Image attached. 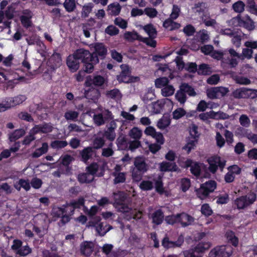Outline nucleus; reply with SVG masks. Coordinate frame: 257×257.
Listing matches in <instances>:
<instances>
[{
	"instance_id": "nucleus-1",
	"label": "nucleus",
	"mask_w": 257,
	"mask_h": 257,
	"mask_svg": "<svg viewBox=\"0 0 257 257\" xmlns=\"http://www.w3.org/2000/svg\"><path fill=\"white\" fill-rule=\"evenodd\" d=\"M94 49L95 53L93 54L88 51L81 49V60L83 63V69L87 73L92 72L94 65L98 62V58L96 55L104 57L107 53V49L101 43L95 44Z\"/></svg>"
},
{
	"instance_id": "nucleus-2",
	"label": "nucleus",
	"mask_w": 257,
	"mask_h": 257,
	"mask_svg": "<svg viewBox=\"0 0 257 257\" xmlns=\"http://www.w3.org/2000/svg\"><path fill=\"white\" fill-rule=\"evenodd\" d=\"M115 203L118 205V210L123 214V217L129 221L132 219H138L142 217V212L136 209H132L127 205L121 202L124 200L125 196L122 192H118L113 194Z\"/></svg>"
},
{
	"instance_id": "nucleus-3",
	"label": "nucleus",
	"mask_w": 257,
	"mask_h": 257,
	"mask_svg": "<svg viewBox=\"0 0 257 257\" xmlns=\"http://www.w3.org/2000/svg\"><path fill=\"white\" fill-rule=\"evenodd\" d=\"M256 194L250 192L247 195L237 198L234 201V206L237 209H244L253 204L256 200Z\"/></svg>"
},
{
	"instance_id": "nucleus-4",
	"label": "nucleus",
	"mask_w": 257,
	"mask_h": 257,
	"mask_svg": "<svg viewBox=\"0 0 257 257\" xmlns=\"http://www.w3.org/2000/svg\"><path fill=\"white\" fill-rule=\"evenodd\" d=\"M88 174L81 175V183H89L93 180V175L102 176L103 169L99 164L96 163L92 164L87 167Z\"/></svg>"
},
{
	"instance_id": "nucleus-5",
	"label": "nucleus",
	"mask_w": 257,
	"mask_h": 257,
	"mask_svg": "<svg viewBox=\"0 0 257 257\" xmlns=\"http://www.w3.org/2000/svg\"><path fill=\"white\" fill-rule=\"evenodd\" d=\"M134 165L135 167L132 171V177L134 180L138 181L141 180L143 173L147 171V166L143 157L136 158Z\"/></svg>"
},
{
	"instance_id": "nucleus-6",
	"label": "nucleus",
	"mask_w": 257,
	"mask_h": 257,
	"mask_svg": "<svg viewBox=\"0 0 257 257\" xmlns=\"http://www.w3.org/2000/svg\"><path fill=\"white\" fill-rule=\"evenodd\" d=\"M216 187L217 184L215 181L209 180L206 182L196 190L197 195L201 199H204L216 189Z\"/></svg>"
},
{
	"instance_id": "nucleus-7",
	"label": "nucleus",
	"mask_w": 257,
	"mask_h": 257,
	"mask_svg": "<svg viewBox=\"0 0 257 257\" xmlns=\"http://www.w3.org/2000/svg\"><path fill=\"white\" fill-rule=\"evenodd\" d=\"M173 104V102L170 99H162L152 102L149 106V109L152 114H158L162 112L165 105H168L170 107L172 108Z\"/></svg>"
},
{
	"instance_id": "nucleus-8",
	"label": "nucleus",
	"mask_w": 257,
	"mask_h": 257,
	"mask_svg": "<svg viewBox=\"0 0 257 257\" xmlns=\"http://www.w3.org/2000/svg\"><path fill=\"white\" fill-rule=\"evenodd\" d=\"M154 182L150 181H143L140 184V188L145 191L151 190L153 188L154 183L155 184L156 190L157 192L162 193L164 188L161 178L159 177L157 179H154Z\"/></svg>"
},
{
	"instance_id": "nucleus-9",
	"label": "nucleus",
	"mask_w": 257,
	"mask_h": 257,
	"mask_svg": "<svg viewBox=\"0 0 257 257\" xmlns=\"http://www.w3.org/2000/svg\"><path fill=\"white\" fill-rule=\"evenodd\" d=\"M79 59H80V48L77 49L73 54L69 55L67 58L66 64L71 72H75L78 69Z\"/></svg>"
},
{
	"instance_id": "nucleus-10",
	"label": "nucleus",
	"mask_w": 257,
	"mask_h": 257,
	"mask_svg": "<svg viewBox=\"0 0 257 257\" xmlns=\"http://www.w3.org/2000/svg\"><path fill=\"white\" fill-rule=\"evenodd\" d=\"M232 254L230 246L220 245L212 249L208 254V257H229Z\"/></svg>"
},
{
	"instance_id": "nucleus-11",
	"label": "nucleus",
	"mask_w": 257,
	"mask_h": 257,
	"mask_svg": "<svg viewBox=\"0 0 257 257\" xmlns=\"http://www.w3.org/2000/svg\"><path fill=\"white\" fill-rule=\"evenodd\" d=\"M208 162L209 164V169L213 173L216 172L218 168L223 171L226 164V161L221 158L219 156H213L208 159Z\"/></svg>"
},
{
	"instance_id": "nucleus-12",
	"label": "nucleus",
	"mask_w": 257,
	"mask_h": 257,
	"mask_svg": "<svg viewBox=\"0 0 257 257\" xmlns=\"http://www.w3.org/2000/svg\"><path fill=\"white\" fill-rule=\"evenodd\" d=\"M112 118V113L107 109H101L100 112L93 115L94 123L98 126L103 124L106 120L111 119Z\"/></svg>"
},
{
	"instance_id": "nucleus-13",
	"label": "nucleus",
	"mask_w": 257,
	"mask_h": 257,
	"mask_svg": "<svg viewBox=\"0 0 257 257\" xmlns=\"http://www.w3.org/2000/svg\"><path fill=\"white\" fill-rule=\"evenodd\" d=\"M121 71L117 76V80L120 82L129 83L133 81V78L130 75V71L128 65L122 64L120 66Z\"/></svg>"
},
{
	"instance_id": "nucleus-14",
	"label": "nucleus",
	"mask_w": 257,
	"mask_h": 257,
	"mask_svg": "<svg viewBox=\"0 0 257 257\" xmlns=\"http://www.w3.org/2000/svg\"><path fill=\"white\" fill-rule=\"evenodd\" d=\"M52 212L54 217L61 218L60 222L63 225L65 224L70 220V218L66 215V214H65L63 205L62 207H55L53 208Z\"/></svg>"
},
{
	"instance_id": "nucleus-15",
	"label": "nucleus",
	"mask_w": 257,
	"mask_h": 257,
	"mask_svg": "<svg viewBox=\"0 0 257 257\" xmlns=\"http://www.w3.org/2000/svg\"><path fill=\"white\" fill-rule=\"evenodd\" d=\"M184 242V237L180 235L176 241L169 240L168 237H165L162 242V244L166 249L180 247Z\"/></svg>"
},
{
	"instance_id": "nucleus-16",
	"label": "nucleus",
	"mask_w": 257,
	"mask_h": 257,
	"mask_svg": "<svg viewBox=\"0 0 257 257\" xmlns=\"http://www.w3.org/2000/svg\"><path fill=\"white\" fill-rule=\"evenodd\" d=\"M145 133L147 136H151L154 138L157 142L160 145L164 143V138L163 135L159 132H157L155 128L153 126H148L145 130Z\"/></svg>"
},
{
	"instance_id": "nucleus-17",
	"label": "nucleus",
	"mask_w": 257,
	"mask_h": 257,
	"mask_svg": "<svg viewBox=\"0 0 257 257\" xmlns=\"http://www.w3.org/2000/svg\"><path fill=\"white\" fill-rule=\"evenodd\" d=\"M80 208V197L78 198L76 201H73L69 204L67 203L63 205L65 214L71 218L73 214L75 209Z\"/></svg>"
},
{
	"instance_id": "nucleus-18",
	"label": "nucleus",
	"mask_w": 257,
	"mask_h": 257,
	"mask_svg": "<svg viewBox=\"0 0 257 257\" xmlns=\"http://www.w3.org/2000/svg\"><path fill=\"white\" fill-rule=\"evenodd\" d=\"M228 64L231 67H236L238 64V60L242 59L241 55L233 49H229L228 50Z\"/></svg>"
},
{
	"instance_id": "nucleus-19",
	"label": "nucleus",
	"mask_w": 257,
	"mask_h": 257,
	"mask_svg": "<svg viewBox=\"0 0 257 257\" xmlns=\"http://www.w3.org/2000/svg\"><path fill=\"white\" fill-rule=\"evenodd\" d=\"M121 167L119 165H116L114 167V172L112 173V175L114 177V184L123 183L125 180V173L121 172Z\"/></svg>"
},
{
	"instance_id": "nucleus-20",
	"label": "nucleus",
	"mask_w": 257,
	"mask_h": 257,
	"mask_svg": "<svg viewBox=\"0 0 257 257\" xmlns=\"http://www.w3.org/2000/svg\"><path fill=\"white\" fill-rule=\"evenodd\" d=\"M105 82V78L100 75H96L92 78L91 76H88L86 78L85 82L86 85L90 86L92 85L100 86L102 85Z\"/></svg>"
},
{
	"instance_id": "nucleus-21",
	"label": "nucleus",
	"mask_w": 257,
	"mask_h": 257,
	"mask_svg": "<svg viewBox=\"0 0 257 257\" xmlns=\"http://www.w3.org/2000/svg\"><path fill=\"white\" fill-rule=\"evenodd\" d=\"M185 166L186 167H190L191 173L197 176L200 174L203 165L196 162H193L191 160L188 159L185 162Z\"/></svg>"
},
{
	"instance_id": "nucleus-22",
	"label": "nucleus",
	"mask_w": 257,
	"mask_h": 257,
	"mask_svg": "<svg viewBox=\"0 0 257 257\" xmlns=\"http://www.w3.org/2000/svg\"><path fill=\"white\" fill-rule=\"evenodd\" d=\"M240 27H243L248 31H252L255 28L254 22L247 15L241 16Z\"/></svg>"
},
{
	"instance_id": "nucleus-23",
	"label": "nucleus",
	"mask_w": 257,
	"mask_h": 257,
	"mask_svg": "<svg viewBox=\"0 0 257 257\" xmlns=\"http://www.w3.org/2000/svg\"><path fill=\"white\" fill-rule=\"evenodd\" d=\"M194 222V218L185 213L178 214V224L183 227L192 224Z\"/></svg>"
},
{
	"instance_id": "nucleus-24",
	"label": "nucleus",
	"mask_w": 257,
	"mask_h": 257,
	"mask_svg": "<svg viewBox=\"0 0 257 257\" xmlns=\"http://www.w3.org/2000/svg\"><path fill=\"white\" fill-rule=\"evenodd\" d=\"M49 146L47 143H43L42 147L36 149L35 151L32 153L31 157L33 158H38L43 155L46 154L48 151Z\"/></svg>"
},
{
	"instance_id": "nucleus-25",
	"label": "nucleus",
	"mask_w": 257,
	"mask_h": 257,
	"mask_svg": "<svg viewBox=\"0 0 257 257\" xmlns=\"http://www.w3.org/2000/svg\"><path fill=\"white\" fill-rule=\"evenodd\" d=\"M61 54L56 52H54L49 60V62L52 63L51 67L53 69H55L59 67L61 64Z\"/></svg>"
},
{
	"instance_id": "nucleus-26",
	"label": "nucleus",
	"mask_w": 257,
	"mask_h": 257,
	"mask_svg": "<svg viewBox=\"0 0 257 257\" xmlns=\"http://www.w3.org/2000/svg\"><path fill=\"white\" fill-rule=\"evenodd\" d=\"M116 127V123L112 121L110 123V127H109L104 133V136L109 140L113 141L116 137L114 130Z\"/></svg>"
},
{
	"instance_id": "nucleus-27",
	"label": "nucleus",
	"mask_w": 257,
	"mask_h": 257,
	"mask_svg": "<svg viewBox=\"0 0 257 257\" xmlns=\"http://www.w3.org/2000/svg\"><path fill=\"white\" fill-rule=\"evenodd\" d=\"M197 143V139L195 138L191 139L190 137H188L186 139V144L183 147V149L186 151L187 153L188 154L192 150L195 149Z\"/></svg>"
},
{
	"instance_id": "nucleus-28",
	"label": "nucleus",
	"mask_w": 257,
	"mask_h": 257,
	"mask_svg": "<svg viewBox=\"0 0 257 257\" xmlns=\"http://www.w3.org/2000/svg\"><path fill=\"white\" fill-rule=\"evenodd\" d=\"M173 20L170 18L166 20L163 23V27L170 31L179 29L181 27V25L179 23L174 22Z\"/></svg>"
},
{
	"instance_id": "nucleus-29",
	"label": "nucleus",
	"mask_w": 257,
	"mask_h": 257,
	"mask_svg": "<svg viewBox=\"0 0 257 257\" xmlns=\"http://www.w3.org/2000/svg\"><path fill=\"white\" fill-rule=\"evenodd\" d=\"M94 244L92 242L85 241L81 244V253L89 256L92 252Z\"/></svg>"
},
{
	"instance_id": "nucleus-30",
	"label": "nucleus",
	"mask_w": 257,
	"mask_h": 257,
	"mask_svg": "<svg viewBox=\"0 0 257 257\" xmlns=\"http://www.w3.org/2000/svg\"><path fill=\"white\" fill-rule=\"evenodd\" d=\"M242 136L247 138L252 143L257 144V134L252 133L250 131L240 128Z\"/></svg>"
},
{
	"instance_id": "nucleus-31",
	"label": "nucleus",
	"mask_w": 257,
	"mask_h": 257,
	"mask_svg": "<svg viewBox=\"0 0 257 257\" xmlns=\"http://www.w3.org/2000/svg\"><path fill=\"white\" fill-rule=\"evenodd\" d=\"M99 95L98 90L95 88H90L85 91V96L87 99L95 100L99 97Z\"/></svg>"
},
{
	"instance_id": "nucleus-32",
	"label": "nucleus",
	"mask_w": 257,
	"mask_h": 257,
	"mask_svg": "<svg viewBox=\"0 0 257 257\" xmlns=\"http://www.w3.org/2000/svg\"><path fill=\"white\" fill-rule=\"evenodd\" d=\"M107 8L109 14L113 16L118 15L121 10V6L117 3H114L109 5Z\"/></svg>"
},
{
	"instance_id": "nucleus-33",
	"label": "nucleus",
	"mask_w": 257,
	"mask_h": 257,
	"mask_svg": "<svg viewBox=\"0 0 257 257\" xmlns=\"http://www.w3.org/2000/svg\"><path fill=\"white\" fill-rule=\"evenodd\" d=\"M160 169L161 171H176L177 166L174 163L162 162L160 165Z\"/></svg>"
},
{
	"instance_id": "nucleus-34",
	"label": "nucleus",
	"mask_w": 257,
	"mask_h": 257,
	"mask_svg": "<svg viewBox=\"0 0 257 257\" xmlns=\"http://www.w3.org/2000/svg\"><path fill=\"white\" fill-rule=\"evenodd\" d=\"M124 38L128 41H133L136 40H138L140 41L141 40H143V37L135 32H125L124 34Z\"/></svg>"
},
{
	"instance_id": "nucleus-35",
	"label": "nucleus",
	"mask_w": 257,
	"mask_h": 257,
	"mask_svg": "<svg viewBox=\"0 0 257 257\" xmlns=\"http://www.w3.org/2000/svg\"><path fill=\"white\" fill-rule=\"evenodd\" d=\"M175 91V89L174 86L170 83L169 85L161 89V93L164 97H169L173 95Z\"/></svg>"
},
{
	"instance_id": "nucleus-36",
	"label": "nucleus",
	"mask_w": 257,
	"mask_h": 257,
	"mask_svg": "<svg viewBox=\"0 0 257 257\" xmlns=\"http://www.w3.org/2000/svg\"><path fill=\"white\" fill-rule=\"evenodd\" d=\"M169 79L165 77H160L155 80V85L157 88H164L170 84Z\"/></svg>"
},
{
	"instance_id": "nucleus-37",
	"label": "nucleus",
	"mask_w": 257,
	"mask_h": 257,
	"mask_svg": "<svg viewBox=\"0 0 257 257\" xmlns=\"http://www.w3.org/2000/svg\"><path fill=\"white\" fill-rule=\"evenodd\" d=\"M211 246L210 242L208 241L201 242L199 243L193 249L195 252H203L205 250L208 249Z\"/></svg>"
},
{
	"instance_id": "nucleus-38",
	"label": "nucleus",
	"mask_w": 257,
	"mask_h": 257,
	"mask_svg": "<svg viewBox=\"0 0 257 257\" xmlns=\"http://www.w3.org/2000/svg\"><path fill=\"white\" fill-rule=\"evenodd\" d=\"M129 137L134 140H139L142 136V131L137 127H134L128 133Z\"/></svg>"
},
{
	"instance_id": "nucleus-39",
	"label": "nucleus",
	"mask_w": 257,
	"mask_h": 257,
	"mask_svg": "<svg viewBox=\"0 0 257 257\" xmlns=\"http://www.w3.org/2000/svg\"><path fill=\"white\" fill-rule=\"evenodd\" d=\"M152 218L153 222L156 224L159 225L162 222L164 219V215L160 210H158L152 214Z\"/></svg>"
},
{
	"instance_id": "nucleus-40",
	"label": "nucleus",
	"mask_w": 257,
	"mask_h": 257,
	"mask_svg": "<svg viewBox=\"0 0 257 257\" xmlns=\"http://www.w3.org/2000/svg\"><path fill=\"white\" fill-rule=\"evenodd\" d=\"M26 133L24 128H19L16 130L10 136V140L11 141H15L20 139L21 137L25 135Z\"/></svg>"
},
{
	"instance_id": "nucleus-41",
	"label": "nucleus",
	"mask_w": 257,
	"mask_h": 257,
	"mask_svg": "<svg viewBox=\"0 0 257 257\" xmlns=\"http://www.w3.org/2000/svg\"><path fill=\"white\" fill-rule=\"evenodd\" d=\"M170 124V119L168 116H163L160 119L158 122L157 126L158 128L163 130L168 127Z\"/></svg>"
},
{
	"instance_id": "nucleus-42",
	"label": "nucleus",
	"mask_w": 257,
	"mask_h": 257,
	"mask_svg": "<svg viewBox=\"0 0 257 257\" xmlns=\"http://www.w3.org/2000/svg\"><path fill=\"white\" fill-rule=\"evenodd\" d=\"M96 230L100 235H104L107 232L111 229V226L106 225L103 226L101 223H97L95 225Z\"/></svg>"
},
{
	"instance_id": "nucleus-43",
	"label": "nucleus",
	"mask_w": 257,
	"mask_h": 257,
	"mask_svg": "<svg viewBox=\"0 0 257 257\" xmlns=\"http://www.w3.org/2000/svg\"><path fill=\"white\" fill-rule=\"evenodd\" d=\"M202 20L206 26L215 28L217 25L216 20L210 18L207 14H203L202 16Z\"/></svg>"
},
{
	"instance_id": "nucleus-44",
	"label": "nucleus",
	"mask_w": 257,
	"mask_h": 257,
	"mask_svg": "<svg viewBox=\"0 0 257 257\" xmlns=\"http://www.w3.org/2000/svg\"><path fill=\"white\" fill-rule=\"evenodd\" d=\"M113 245L110 244H105L102 247V250L103 253L107 255V257H117L114 252H111Z\"/></svg>"
},
{
	"instance_id": "nucleus-45",
	"label": "nucleus",
	"mask_w": 257,
	"mask_h": 257,
	"mask_svg": "<svg viewBox=\"0 0 257 257\" xmlns=\"http://www.w3.org/2000/svg\"><path fill=\"white\" fill-rule=\"evenodd\" d=\"M144 31L148 34L151 38H154L157 35V31L152 24H148L143 27Z\"/></svg>"
},
{
	"instance_id": "nucleus-46",
	"label": "nucleus",
	"mask_w": 257,
	"mask_h": 257,
	"mask_svg": "<svg viewBox=\"0 0 257 257\" xmlns=\"http://www.w3.org/2000/svg\"><path fill=\"white\" fill-rule=\"evenodd\" d=\"M232 95L236 98H246V88H239L234 90Z\"/></svg>"
},
{
	"instance_id": "nucleus-47",
	"label": "nucleus",
	"mask_w": 257,
	"mask_h": 257,
	"mask_svg": "<svg viewBox=\"0 0 257 257\" xmlns=\"http://www.w3.org/2000/svg\"><path fill=\"white\" fill-rule=\"evenodd\" d=\"M226 238L229 242H230L233 245L236 246L238 243V239L235 235L233 232L231 231H227L226 233Z\"/></svg>"
},
{
	"instance_id": "nucleus-48",
	"label": "nucleus",
	"mask_w": 257,
	"mask_h": 257,
	"mask_svg": "<svg viewBox=\"0 0 257 257\" xmlns=\"http://www.w3.org/2000/svg\"><path fill=\"white\" fill-rule=\"evenodd\" d=\"M68 145L66 141L55 140L51 143V147L53 149H60L64 148Z\"/></svg>"
},
{
	"instance_id": "nucleus-49",
	"label": "nucleus",
	"mask_w": 257,
	"mask_h": 257,
	"mask_svg": "<svg viewBox=\"0 0 257 257\" xmlns=\"http://www.w3.org/2000/svg\"><path fill=\"white\" fill-rule=\"evenodd\" d=\"M63 5L68 12L73 11L76 7L75 0H65Z\"/></svg>"
},
{
	"instance_id": "nucleus-50",
	"label": "nucleus",
	"mask_w": 257,
	"mask_h": 257,
	"mask_svg": "<svg viewBox=\"0 0 257 257\" xmlns=\"http://www.w3.org/2000/svg\"><path fill=\"white\" fill-rule=\"evenodd\" d=\"M176 99L181 103L184 104L186 101V96L184 92L180 87V89L178 90L175 94Z\"/></svg>"
},
{
	"instance_id": "nucleus-51",
	"label": "nucleus",
	"mask_w": 257,
	"mask_h": 257,
	"mask_svg": "<svg viewBox=\"0 0 257 257\" xmlns=\"http://www.w3.org/2000/svg\"><path fill=\"white\" fill-rule=\"evenodd\" d=\"M212 119H226L229 118V115L222 111L215 112L212 111Z\"/></svg>"
},
{
	"instance_id": "nucleus-52",
	"label": "nucleus",
	"mask_w": 257,
	"mask_h": 257,
	"mask_svg": "<svg viewBox=\"0 0 257 257\" xmlns=\"http://www.w3.org/2000/svg\"><path fill=\"white\" fill-rule=\"evenodd\" d=\"M180 87L185 94L187 93L190 96H194L196 94L194 89L187 84H182Z\"/></svg>"
},
{
	"instance_id": "nucleus-53",
	"label": "nucleus",
	"mask_w": 257,
	"mask_h": 257,
	"mask_svg": "<svg viewBox=\"0 0 257 257\" xmlns=\"http://www.w3.org/2000/svg\"><path fill=\"white\" fill-rule=\"evenodd\" d=\"M190 136L191 139L195 138L198 140L199 134L198 131V127L194 124H192L189 127Z\"/></svg>"
},
{
	"instance_id": "nucleus-54",
	"label": "nucleus",
	"mask_w": 257,
	"mask_h": 257,
	"mask_svg": "<svg viewBox=\"0 0 257 257\" xmlns=\"http://www.w3.org/2000/svg\"><path fill=\"white\" fill-rule=\"evenodd\" d=\"M240 125L245 127H248L250 124V120L246 114H241L239 118Z\"/></svg>"
},
{
	"instance_id": "nucleus-55",
	"label": "nucleus",
	"mask_w": 257,
	"mask_h": 257,
	"mask_svg": "<svg viewBox=\"0 0 257 257\" xmlns=\"http://www.w3.org/2000/svg\"><path fill=\"white\" fill-rule=\"evenodd\" d=\"M32 252V249L28 245H26L22 246L20 249L16 251L17 254L21 256H25Z\"/></svg>"
},
{
	"instance_id": "nucleus-56",
	"label": "nucleus",
	"mask_w": 257,
	"mask_h": 257,
	"mask_svg": "<svg viewBox=\"0 0 257 257\" xmlns=\"http://www.w3.org/2000/svg\"><path fill=\"white\" fill-rule=\"evenodd\" d=\"M227 23L228 25L231 27H240L241 15H238L236 17L232 18L227 22Z\"/></svg>"
},
{
	"instance_id": "nucleus-57",
	"label": "nucleus",
	"mask_w": 257,
	"mask_h": 257,
	"mask_svg": "<svg viewBox=\"0 0 257 257\" xmlns=\"http://www.w3.org/2000/svg\"><path fill=\"white\" fill-rule=\"evenodd\" d=\"M196 37L202 42L207 41L209 38L208 32L205 30H202L198 32Z\"/></svg>"
},
{
	"instance_id": "nucleus-58",
	"label": "nucleus",
	"mask_w": 257,
	"mask_h": 257,
	"mask_svg": "<svg viewBox=\"0 0 257 257\" xmlns=\"http://www.w3.org/2000/svg\"><path fill=\"white\" fill-rule=\"evenodd\" d=\"M106 95L108 97L116 100H119L121 97L120 91L117 89H114L107 92Z\"/></svg>"
},
{
	"instance_id": "nucleus-59",
	"label": "nucleus",
	"mask_w": 257,
	"mask_h": 257,
	"mask_svg": "<svg viewBox=\"0 0 257 257\" xmlns=\"http://www.w3.org/2000/svg\"><path fill=\"white\" fill-rule=\"evenodd\" d=\"M18 117L28 122H33L34 119L30 114L26 111H23L19 113L18 115Z\"/></svg>"
},
{
	"instance_id": "nucleus-60",
	"label": "nucleus",
	"mask_w": 257,
	"mask_h": 257,
	"mask_svg": "<svg viewBox=\"0 0 257 257\" xmlns=\"http://www.w3.org/2000/svg\"><path fill=\"white\" fill-rule=\"evenodd\" d=\"M78 112L76 111L69 110L64 114V117L67 120H75L78 116Z\"/></svg>"
},
{
	"instance_id": "nucleus-61",
	"label": "nucleus",
	"mask_w": 257,
	"mask_h": 257,
	"mask_svg": "<svg viewBox=\"0 0 257 257\" xmlns=\"http://www.w3.org/2000/svg\"><path fill=\"white\" fill-rule=\"evenodd\" d=\"M93 6V4L91 3L85 5L82 8V16L85 17H87L91 13Z\"/></svg>"
},
{
	"instance_id": "nucleus-62",
	"label": "nucleus",
	"mask_w": 257,
	"mask_h": 257,
	"mask_svg": "<svg viewBox=\"0 0 257 257\" xmlns=\"http://www.w3.org/2000/svg\"><path fill=\"white\" fill-rule=\"evenodd\" d=\"M201 212L202 214L206 216L211 215L213 213L212 209L208 204H204L202 205Z\"/></svg>"
},
{
	"instance_id": "nucleus-63",
	"label": "nucleus",
	"mask_w": 257,
	"mask_h": 257,
	"mask_svg": "<svg viewBox=\"0 0 257 257\" xmlns=\"http://www.w3.org/2000/svg\"><path fill=\"white\" fill-rule=\"evenodd\" d=\"M206 94L207 97L210 99H213L218 98L216 87L208 89L206 90Z\"/></svg>"
},
{
	"instance_id": "nucleus-64",
	"label": "nucleus",
	"mask_w": 257,
	"mask_h": 257,
	"mask_svg": "<svg viewBox=\"0 0 257 257\" xmlns=\"http://www.w3.org/2000/svg\"><path fill=\"white\" fill-rule=\"evenodd\" d=\"M211 72V68L207 64H203L199 66L198 73L202 75H207Z\"/></svg>"
}]
</instances>
